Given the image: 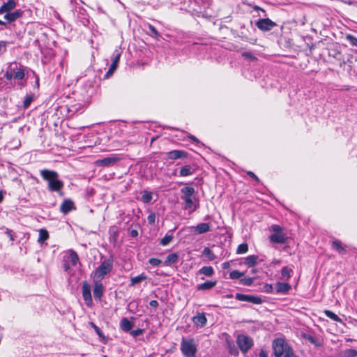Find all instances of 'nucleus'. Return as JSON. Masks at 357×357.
<instances>
[{
  "label": "nucleus",
  "mask_w": 357,
  "mask_h": 357,
  "mask_svg": "<svg viewBox=\"0 0 357 357\" xmlns=\"http://www.w3.org/2000/svg\"><path fill=\"white\" fill-rule=\"evenodd\" d=\"M259 357H268V354L266 351L261 349L259 352Z\"/></svg>",
  "instance_id": "052dcab7"
},
{
  "label": "nucleus",
  "mask_w": 357,
  "mask_h": 357,
  "mask_svg": "<svg viewBox=\"0 0 357 357\" xmlns=\"http://www.w3.org/2000/svg\"><path fill=\"white\" fill-rule=\"evenodd\" d=\"M7 42L0 41V54H3L6 51Z\"/></svg>",
  "instance_id": "603ef678"
},
{
  "label": "nucleus",
  "mask_w": 357,
  "mask_h": 357,
  "mask_svg": "<svg viewBox=\"0 0 357 357\" xmlns=\"http://www.w3.org/2000/svg\"><path fill=\"white\" fill-rule=\"evenodd\" d=\"M149 305H150L151 307H155V308L158 307V305H159L158 302L157 301H155V300H153V301H151L149 303Z\"/></svg>",
  "instance_id": "13d9d810"
},
{
  "label": "nucleus",
  "mask_w": 357,
  "mask_h": 357,
  "mask_svg": "<svg viewBox=\"0 0 357 357\" xmlns=\"http://www.w3.org/2000/svg\"><path fill=\"white\" fill-rule=\"evenodd\" d=\"M271 230L274 232V234H281L283 233V228L278 225H273L271 226Z\"/></svg>",
  "instance_id": "49530a36"
},
{
  "label": "nucleus",
  "mask_w": 357,
  "mask_h": 357,
  "mask_svg": "<svg viewBox=\"0 0 357 357\" xmlns=\"http://www.w3.org/2000/svg\"><path fill=\"white\" fill-rule=\"evenodd\" d=\"M148 222L151 225L154 224L155 220V215L154 213H151L147 217Z\"/></svg>",
  "instance_id": "3c124183"
},
{
  "label": "nucleus",
  "mask_w": 357,
  "mask_h": 357,
  "mask_svg": "<svg viewBox=\"0 0 357 357\" xmlns=\"http://www.w3.org/2000/svg\"><path fill=\"white\" fill-rule=\"evenodd\" d=\"M149 30L151 31V32L155 36H159V33L158 31L156 30V29L153 26V25H151L149 24Z\"/></svg>",
  "instance_id": "5fc2aeb1"
},
{
  "label": "nucleus",
  "mask_w": 357,
  "mask_h": 357,
  "mask_svg": "<svg viewBox=\"0 0 357 357\" xmlns=\"http://www.w3.org/2000/svg\"><path fill=\"white\" fill-rule=\"evenodd\" d=\"M63 268H64V271H68L70 268L69 264L68 263H64L63 264Z\"/></svg>",
  "instance_id": "69168bd1"
},
{
  "label": "nucleus",
  "mask_w": 357,
  "mask_h": 357,
  "mask_svg": "<svg viewBox=\"0 0 357 357\" xmlns=\"http://www.w3.org/2000/svg\"><path fill=\"white\" fill-rule=\"evenodd\" d=\"M257 27L263 31H271L273 27L276 26V23L269 18L260 19L256 22Z\"/></svg>",
  "instance_id": "0eeeda50"
},
{
  "label": "nucleus",
  "mask_w": 357,
  "mask_h": 357,
  "mask_svg": "<svg viewBox=\"0 0 357 357\" xmlns=\"http://www.w3.org/2000/svg\"><path fill=\"white\" fill-rule=\"evenodd\" d=\"M270 241L275 243H284L286 242L287 238L283 233L273 234L269 236Z\"/></svg>",
  "instance_id": "a211bd4d"
},
{
  "label": "nucleus",
  "mask_w": 357,
  "mask_h": 357,
  "mask_svg": "<svg viewBox=\"0 0 357 357\" xmlns=\"http://www.w3.org/2000/svg\"><path fill=\"white\" fill-rule=\"evenodd\" d=\"M178 258V256L177 254H176V253L169 254L166 257V259L165 261V264L166 266H169L172 264H174L177 261Z\"/></svg>",
  "instance_id": "a878e982"
},
{
  "label": "nucleus",
  "mask_w": 357,
  "mask_h": 357,
  "mask_svg": "<svg viewBox=\"0 0 357 357\" xmlns=\"http://www.w3.org/2000/svg\"><path fill=\"white\" fill-rule=\"evenodd\" d=\"M181 350L185 357H194L197 352V346L193 339H182Z\"/></svg>",
  "instance_id": "20e7f679"
},
{
  "label": "nucleus",
  "mask_w": 357,
  "mask_h": 357,
  "mask_svg": "<svg viewBox=\"0 0 357 357\" xmlns=\"http://www.w3.org/2000/svg\"><path fill=\"white\" fill-rule=\"evenodd\" d=\"M292 271V270L287 266H284L282 268L281 271L282 276L284 279H289L291 276L290 273Z\"/></svg>",
  "instance_id": "e433bc0d"
},
{
  "label": "nucleus",
  "mask_w": 357,
  "mask_h": 357,
  "mask_svg": "<svg viewBox=\"0 0 357 357\" xmlns=\"http://www.w3.org/2000/svg\"><path fill=\"white\" fill-rule=\"evenodd\" d=\"M189 137H190V139H192L195 143H197V144L199 143V139L197 138H196L195 136L190 135Z\"/></svg>",
  "instance_id": "338daca9"
},
{
  "label": "nucleus",
  "mask_w": 357,
  "mask_h": 357,
  "mask_svg": "<svg viewBox=\"0 0 357 357\" xmlns=\"http://www.w3.org/2000/svg\"><path fill=\"white\" fill-rule=\"evenodd\" d=\"M195 172V170L192 169V167L188 165H185L183 166L180 172H179V176H190V175H192Z\"/></svg>",
  "instance_id": "4be33fe9"
},
{
  "label": "nucleus",
  "mask_w": 357,
  "mask_h": 357,
  "mask_svg": "<svg viewBox=\"0 0 357 357\" xmlns=\"http://www.w3.org/2000/svg\"><path fill=\"white\" fill-rule=\"evenodd\" d=\"M254 282V278H242L240 280V282L241 284L245 285V286H250Z\"/></svg>",
  "instance_id": "ea45409f"
},
{
  "label": "nucleus",
  "mask_w": 357,
  "mask_h": 357,
  "mask_svg": "<svg viewBox=\"0 0 357 357\" xmlns=\"http://www.w3.org/2000/svg\"><path fill=\"white\" fill-rule=\"evenodd\" d=\"M89 324L95 330L99 337H103V333L98 326H97L93 322H90Z\"/></svg>",
  "instance_id": "a18cd8bd"
},
{
  "label": "nucleus",
  "mask_w": 357,
  "mask_h": 357,
  "mask_svg": "<svg viewBox=\"0 0 357 357\" xmlns=\"http://www.w3.org/2000/svg\"><path fill=\"white\" fill-rule=\"evenodd\" d=\"M332 247L336 250L339 254L345 255L347 253L346 249L342 245L340 241H334L332 243Z\"/></svg>",
  "instance_id": "b1692460"
},
{
  "label": "nucleus",
  "mask_w": 357,
  "mask_h": 357,
  "mask_svg": "<svg viewBox=\"0 0 357 357\" xmlns=\"http://www.w3.org/2000/svg\"><path fill=\"white\" fill-rule=\"evenodd\" d=\"M142 333H143V330L140 329V328L130 331V335L134 337H137Z\"/></svg>",
  "instance_id": "8fccbe9b"
},
{
  "label": "nucleus",
  "mask_w": 357,
  "mask_h": 357,
  "mask_svg": "<svg viewBox=\"0 0 357 357\" xmlns=\"http://www.w3.org/2000/svg\"><path fill=\"white\" fill-rule=\"evenodd\" d=\"M69 259L73 266H75L79 261V257L77 254L73 250H70Z\"/></svg>",
  "instance_id": "72a5a7b5"
},
{
  "label": "nucleus",
  "mask_w": 357,
  "mask_h": 357,
  "mask_svg": "<svg viewBox=\"0 0 357 357\" xmlns=\"http://www.w3.org/2000/svg\"><path fill=\"white\" fill-rule=\"evenodd\" d=\"M120 158L116 155L111 157H106L96 161V165L98 166L109 167L117 162Z\"/></svg>",
  "instance_id": "9d476101"
},
{
  "label": "nucleus",
  "mask_w": 357,
  "mask_h": 357,
  "mask_svg": "<svg viewBox=\"0 0 357 357\" xmlns=\"http://www.w3.org/2000/svg\"><path fill=\"white\" fill-rule=\"evenodd\" d=\"M33 95L26 96L24 100V102H23L24 108H25V109L28 108L29 107L30 104L31 103V102L33 101Z\"/></svg>",
  "instance_id": "4c0bfd02"
},
{
  "label": "nucleus",
  "mask_w": 357,
  "mask_h": 357,
  "mask_svg": "<svg viewBox=\"0 0 357 357\" xmlns=\"http://www.w3.org/2000/svg\"><path fill=\"white\" fill-rule=\"evenodd\" d=\"M40 174L47 182V188L50 191L60 192L64 183L59 178V176L56 172L44 169L40 170Z\"/></svg>",
  "instance_id": "f257e3e1"
},
{
  "label": "nucleus",
  "mask_w": 357,
  "mask_h": 357,
  "mask_svg": "<svg viewBox=\"0 0 357 357\" xmlns=\"http://www.w3.org/2000/svg\"><path fill=\"white\" fill-rule=\"evenodd\" d=\"M236 298L241 301H247L255 304H261L262 303V299L260 297L252 295L236 294Z\"/></svg>",
  "instance_id": "6e6552de"
},
{
  "label": "nucleus",
  "mask_w": 357,
  "mask_h": 357,
  "mask_svg": "<svg viewBox=\"0 0 357 357\" xmlns=\"http://www.w3.org/2000/svg\"><path fill=\"white\" fill-rule=\"evenodd\" d=\"M222 266L223 269H227V268H229L230 264H229V262L226 261V262H224Z\"/></svg>",
  "instance_id": "e2e57ef3"
},
{
  "label": "nucleus",
  "mask_w": 357,
  "mask_h": 357,
  "mask_svg": "<svg viewBox=\"0 0 357 357\" xmlns=\"http://www.w3.org/2000/svg\"><path fill=\"white\" fill-rule=\"evenodd\" d=\"M347 356L349 357H355L357 356V350L356 349H348L347 351Z\"/></svg>",
  "instance_id": "864d4df0"
},
{
  "label": "nucleus",
  "mask_w": 357,
  "mask_h": 357,
  "mask_svg": "<svg viewBox=\"0 0 357 357\" xmlns=\"http://www.w3.org/2000/svg\"><path fill=\"white\" fill-rule=\"evenodd\" d=\"M49 238L48 232L46 229H41L39 231V237L38 239V242H43Z\"/></svg>",
  "instance_id": "7c9ffc66"
},
{
  "label": "nucleus",
  "mask_w": 357,
  "mask_h": 357,
  "mask_svg": "<svg viewBox=\"0 0 357 357\" xmlns=\"http://www.w3.org/2000/svg\"><path fill=\"white\" fill-rule=\"evenodd\" d=\"M82 296L86 305L91 306L93 301L91 294V287L86 282H83L82 284Z\"/></svg>",
  "instance_id": "1a4fd4ad"
},
{
  "label": "nucleus",
  "mask_w": 357,
  "mask_h": 357,
  "mask_svg": "<svg viewBox=\"0 0 357 357\" xmlns=\"http://www.w3.org/2000/svg\"><path fill=\"white\" fill-rule=\"evenodd\" d=\"M149 263L153 266H157L162 263V261L158 258H151L149 260Z\"/></svg>",
  "instance_id": "09e8293b"
},
{
  "label": "nucleus",
  "mask_w": 357,
  "mask_h": 357,
  "mask_svg": "<svg viewBox=\"0 0 357 357\" xmlns=\"http://www.w3.org/2000/svg\"><path fill=\"white\" fill-rule=\"evenodd\" d=\"M258 257L257 255H250L245 259V264L248 267H253L257 264Z\"/></svg>",
  "instance_id": "393cba45"
},
{
  "label": "nucleus",
  "mask_w": 357,
  "mask_h": 357,
  "mask_svg": "<svg viewBox=\"0 0 357 357\" xmlns=\"http://www.w3.org/2000/svg\"><path fill=\"white\" fill-rule=\"evenodd\" d=\"M12 232H13L12 230H10L9 229H6V234L8 236V238H10V241H13L14 237H13Z\"/></svg>",
  "instance_id": "6e6d98bb"
},
{
  "label": "nucleus",
  "mask_w": 357,
  "mask_h": 357,
  "mask_svg": "<svg viewBox=\"0 0 357 357\" xmlns=\"http://www.w3.org/2000/svg\"><path fill=\"white\" fill-rule=\"evenodd\" d=\"M167 157L172 160L185 158L188 155L187 152L181 150H173L167 153Z\"/></svg>",
  "instance_id": "dca6fc26"
},
{
  "label": "nucleus",
  "mask_w": 357,
  "mask_h": 357,
  "mask_svg": "<svg viewBox=\"0 0 357 357\" xmlns=\"http://www.w3.org/2000/svg\"><path fill=\"white\" fill-rule=\"evenodd\" d=\"M94 287H93V296L96 300H100L103 294V285L100 280L93 279Z\"/></svg>",
  "instance_id": "9b49d317"
},
{
  "label": "nucleus",
  "mask_w": 357,
  "mask_h": 357,
  "mask_svg": "<svg viewBox=\"0 0 357 357\" xmlns=\"http://www.w3.org/2000/svg\"><path fill=\"white\" fill-rule=\"evenodd\" d=\"M346 38L351 43V45L357 47V38L349 34L347 35Z\"/></svg>",
  "instance_id": "79ce46f5"
},
{
  "label": "nucleus",
  "mask_w": 357,
  "mask_h": 357,
  "mask_svg": "<svg viewBox=\"0 0 357 357\" xmlns=\"http://www.w3.org/2000/svg\"><path fill=\"white\" fill-rule=\"evenodd\" d=\"M120 327L123 331L128 332L133 327V323L127 318H123L120 322Z\"/></svg>",
  "instance_id": "412c9836"
},
{
  "label": "nucleus",
  "mask_w": 357,
  "mask_h": 357,
  "mask_svg": "<svg viewBox=\"0 0 357 357\" xmlns=\"http://www.w3.org/2000/svg\"><path fill=\"white\" fill-rule=\"evenodd\" d=\"M216 281H206L197 286L198 290H208L211 289L216 285Z\"/></svg>",
  "instance_id": "5701e85b"
},
{
  "label": "nucleus",
  "mask_w": 357,
  "mask_h": 357,
  "mask_svg": "<svg viewBox=\"0 0 357 357\" xmlns=\"http://www.w3.org/2000/svg\"><path fill=\"white\" fill-rule=\"evenodd\" d=\"M17 5V0H8L4 3L0 8V15L3 13L10 12L15 8Z\"/></svg>",
  "instance_id": "2eb2a0df"
},
{
  "label": "nucleus",
  "mask_w": 357,
  "mask_h": 357,
  "mask_svg": "<svg viewBox=\"0 0 357 357\" xmlns=\"http://www.w3.org/2000/svg\"><path fill=\"white\" fill-rule=\"evenodd\" d=\"M324 314L328 317V318L331 319L332 320L337 321V322H341V319L334 312H333L331 310H326L324 311Z\"/></svg>",
  "instance_id": "c756f323"
},
{
  "label": "nucleus",
  "mask_w": 357,
  "mask_h": 357,
  "mask_svg": "<svg viewBox=\"0 0 357 357\" xmlns=\"http://www.w3.org/2000/svg\"><path fill=\"white\" fill-rule=\"evenodd\" d=\"M273 354L275 357H282L283 354L289 346L284 339L278 338L273 340Z\"/></svg>",
  "instance_id": "423d86ee"
},
{
  "label": "nucleus",
  "mask_w": 357,
  "mask_h": 357,
  "mask_svg": "<svg viewBox=\"0 0 357 357\" xmlns=\"http://www.w3.org/2000/svg\"><path fill=\"white\" fill-rule=\"evenodd\" d=\"M242 56L244 57L246 59H249L251 61H256L257 58L253 56L250 52H245L242 54Z\"/></svg>",
  "instance_id": "de8ad7c7"
},
{
  "label": "nucleus",
  "mask_w": 357,
  "mask_h": 357,
  "mask_svg": "<svg viewBox=\"0 0 357 357\" xmlns=\"http://www.w3.org/2000/svg\"><path fill=\"white\" fill-rule=\"evenodd\" d=\"M192 229L197 234H202L210 231V225L208 223H200Z\"/></svg>",
  "instance_id": "6ab92c4d"
},
{
  "label": "nucleus",
  "mask_w": 357,
  "mask_h": 357,
  "mask_svg": "<svg viewBox=\"0 0 357 357\" xmlns=\"http://www.w3.org/2000/svg\"><path fill=\"white\" fill-rule=\"evenodd\" d=\"M266 291L271 292L273 291V286L271 284L266 285Z\"/></svg>",
  "instance_id": "0e129e2a"
},
{
  "label": "nucleus",
  "mask_w": 357,
  "mask_h": 357,
  "mask_svg": "<svg viewBox=\"0 0 357 357\" xmlns=\"http://www.w3.org/2000/svg\"><path fill=\"white\" fill-rule=\"evenodd\" d=\"M236 343L243 354L247 353L252 347L254 344L250 337L243 334L238 335Z\"/></svg>",
  "instance_id": "39448f33"
},
{
  "label": "nucleus",
  "mask_w": 357,
  "mask_h": 357,
  "mask_svg": "<svg viewBox=\"0 0 357 357\" xmlns=\"http://www.w3.org/2000/svg\"><path fill=\"white\" fill-rule=\"evenodd\" d=\"M193 324L197 327L202 328L206 326L207 319L204 313H197L196 316L192 318Z\"/></svg>",
  "instance_id": "f8f14e48"
},
{
  "label": "nucleus",
  "mask_w": 357,
  "mask_h": 357,
  "mask_svg": "<svg viewBox=\"0 0 357 357\" xmlns=\"http://www.w3.org/2000/svg\"><path fill=\"white\" fill-rule=\"evenodd\" d=\"M229 352L231 355L237 356L238 355V351L232 342H227Z\"/></svg>",
  "instance_id": "f704fd0d"
},
{
  "label": "nucleus",
  "mask_w": 357,
  "mask_h": 357,
  "mask_svg": "<svg viewBox=\"0 0 357 357\" xmlns=\"http://www.w3.org/2000/svg\"><path fill=\"white\" fill-rule=\"evenodd\" d=\"M121 57V52L119 50L115 51V56L112 60V63L106 74L107 76L112 75L116 69Z\"/></svg>",
  "instance_id": "ddd939ff"
},
{
  "label": "nucleus",
  "mask_w": 357,
  "mask_h": 357,
  "mask_svg": "<svg viewBox=\"0 0 357 357\" xmlns=\"http://www.w3.org/2000/svg\"><path fill=\"white\" fill-rule=\"evenodd\" d=\"M23 12L21 10H16L13 13L7 12L4 15V19L8 22H15L17 19L22 17Z\"/></svg>",
  "instance_id": "f3484780"
},
{
  "label": "nucleus",
  "mask_w": 357,
  "mask_h": 357,
  "mask_svg": "<svg viewBox=\"0 0 357 357\" xmlns=\"http://www.w3.org/2000/svg\"><path fill=\"white\" fill-rule=\"evenodd\" d=\"M152 199V195L151 192H144L142 196V200L144 203H149Z\"/></svg>",
  "instance_id": "58836bf2"
},
{
  "label": "nucleus",
  "mask_w": 357,
  "mask_h": 357,
  "mask_svg": "<svg viewBox=\"0 0 357 357\" xmlns=\"http://www.w3.org/2000/svg\"><path fill=\"white\" fill-rule=\"evenodd\" d=\"M130 236L132 237H137L138 236V231L137 230L132 229L130 231Z\"/></svg>",
  "instance_id": "680f3d73"
},
{
  "label": "nucleus",
  "mask_w": 357,
  "mask_h": 357,
  "mask_svg": "<svg viewBox=\"0 0 357 357\" xmlns=\"http://www.w3.org/2000/svg\"><path fill=\"white\" fill-rule=\"evenodd\" d=\"M75 208L74 203L70 199H65L60 206V211L63 214H67Z\"/></svg>",
  "instance_id": "4468645a"
},
{
  "label": "nucleus",
  "mask_w": 357,
  "mask_h": 357,
  "mask_svg": "<svg viewBox=\"0 0 357 357\" xmlns=\"http://www.w3.org/2000/svg\"><path fill=\"white\" fill-rule=\"evenodd\" d=\"M275 289L276 293L287 294L291 289V285L287 282H278Z\"/></svg>",
  "instance_id": "aec40b11"
},
{
  "label": "nucleus",
  "mask_w": 357,
  "mask_h": 357,
  "mask_svg": "<svg viewBox=\"0 0 357 357\" xmlns=\"http://www.w3.org/2000/svg\"><path fill=\"white\" fill-rule=\"evenodd\" d=\"M199 273L211 277L214 274V270L212 266H203L199 269Z\"/></svg>",
  "instance_id": "bb28decb"
},
{
  "label": "nucleus",
  "mask_w": 357,
  "mask_h": 357,
  "mask_svg": "<svg viewBox=\"0 0 357 357\" xmlns=\"http://www.w3.org/2000/svg\"><path fill=\"white\" fill-rule=\"evenodd\" d=\"M14 77L16 79L21 80L24 77V70L20 69L17 72L15 73Z\"/></svg>",
  "instance_id": "37998d69"
},
{
  "label": "nucleus",
  "mask_w": 357,
  "mask_h": 357,
  "mask_svg": "<svg viewBox=\"0 0 357 357\" xmlns=\"http://www.w3.org/2000/svg\"><path fill=\"white\" fill-rule=\"evenodd\" d=\"M181 199L184 202V209L192 213L199 207V200L195 197V190L192 187L185 186L181 189Z\"/></svg>",
  "instance_id": "f03ea898"
},
{
  "label": "nucleus",
  "mask_w": 357,
  "mask_h": 357,
  "mask_svg": "<svg viewBox=\"0 0 357 357\" xmlns=\"http://www.w3.org/2000/svg\"><path fill=\"white\" fill-rule=\"evenodd\" d=\"M173 239L172 236L170 235H166L164 238H162L160 241V244L162 245H168Z\"/></svg>",
  "instance_id": "a19ab883"
},
{
  "label": "nucleus",
  "mask_w": 357,
  "mask_h": 357,
  "mask_svg": "<svg viewBox=\"0 0 357 357\" xmlns=\"http://www.w3.org/2000/svg\"><path fill=\"white\" fill-rule=\"evenodd\" d=\"M303 337L305 340H308L310 343H312L314 346H316V347L321 346V343L319 342V341L317 339H316L315 337H314L313 336H312L310 335L305 334L303 335Z\"/></svg>",
  "instance_id": "2f4dec72"
},
{
  "label": "nucleus",
  "mask_w": 357,
  "mask_h": 357,
  "mask_svg": "<svg viewBox=\"0 0 357 357\" xmlns=\"http://www.w3.org/2000/svg\"><path fill=\"white\" fill-rule=\"evenodd\" d=\"M254 9H255V10H261L262 12L265 13V10H264V9H262V8H259V6H255V7L254 8Z\"/></svg>",
  "instance_id": "774afa93"
},
{
  "label": "nucleus",
  "mask_w": 357,
  "mask_h": 357,
  "mask_svg": "<svg viewBox=\"0 0 357 357\" xmlns=\"http://www.w3.org/2000/svg\"><path fill=\"white\" fill-rule=\"evenodd\" d=\"M248 251V245L247 243L240 244L236 249V254H245Z\"/></svg>",
  "instance_id": "473e14b6"
},
{
  "label": "nucleus",
  "mask_w": 357,
  "mask_h": 357,
  "mask_svg": "<svg viewBox=\"0 0 357 357\" xmlns=\"http://www.w3.org/2000/svg\"><path fill=\"white\" fill-rule=\"evenodd\" d=\"M283 355L284 357H296V355L290 346L287 347V349L285 351Z\"/></svg>",
  "instance_id": "c03bdc74"
},
{
  "label": "nucleus",
  "mask_w": 357,
  "mask_h": 357,
  "mask_svg": "<svg viewBox=\"0 0 357 357\" xmlns=\"http://www.w3.org/2000/svg\"><path fill=\"white\" fill-rule=\"evenodd\" d=\"M5 77L8 80H11L14 75L12 72L6 71Z\"/></svg>",
  "instance_id": "4d7b16f0"
},
{
  "label": "nucleus",
  "mask_w": 357,
  "mask_h": 357,
  "mask_svg": "<svg viewBox=\"0 0 357 357\" xmlns=\"http://www.w3.org/2000/svg\"><path fill=\"white\" fill-rule=\"evenodd\" d=\"M248 175H249L250 177L256 180L257 181H259L258 177L252 172H248Z\"/></svg>",
  "instance_id": "bf43d9fd"
},
{
  "label": "nucleus",
  "mask_w": 357,
  "mask_h": 357,
  "mask_svg": "<svg viewBox=\"0 0 357 357\" xmlns=\"http://www.w3.org/2000/svg\"><path fill=\"white\" fill-rule=\"evenodd\" d=\"M202 255L208 258L210 261H213L216 259V256L213 253L211 249L208 247H206L203 252Z\"/></svg>",
  "instance_id": "cd10ccee"
},
{
  "label": "nucleus",
  "mask_w": 357,
  "mask_h": 357,
  "mask_svg": "<svg viewBox=\"0 0 357 357\" xmlns=\"http://www.w3.org/2000/svg\"><path fill=\"white\" fill-rule=\"evenodd\" d=\"M113 261L112 257L105 259L96 269L93 279L102 280L104 277L112 270Z\"/></svg>",
  "instance_id": "7ed1b4c3"
},
{
  "label": "nucleus",
  "mask_w": 357,
  "mask_h": 357,
  "mask_svg": "<svg viewBox=\"0 0 357 357\" xmlns=\"http://www.w3.org/2000/svg\"><path fill=\"white\" fill-rule=\"evenodd\" d=\"M146 279V276L144 274H141L135 277L131 278V285L134 286L138 283H140L143 280Z\"/></svg>",
  "instance_id": "c85d7f7f"
},
{
  "label": "nucleus",
  "mask_w": 357,
  "mask_h": 357,
  "mask_svg": "<svg viewBox=\"0 0 357 357\" xmlns=\"http://www.w3.org/2000/svg\"><path fill=\"white\" fill-rule=\"evenodd\" d=\"M245 273L237 270L233 271L229 274V278L233 280L240 279Z\"/></svg>",
  "instance_id": "c9c22d12"
}]
</instances>
